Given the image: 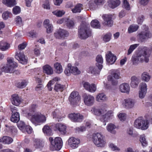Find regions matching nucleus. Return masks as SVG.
I'll return each mask as SVG.
<instances>
[{
	"label": "nucleus",
	"instance_id": "4",
	"mask_svg": "<svg viewBox=\"0 0 152 152\" xmlns=\"http://www.w3.org/2000/svg\"><path fill=\"white\" fill-rule=\"evenodd\" d=\"M137 54L140 60V62H145L147 63L149 62L151 54V51L149 49L147 48H144L139 51Z\"/></svg>",
	"mask_w": 152,
	"mask_h": 152
},
{
	"label": "nucleus",
	"instance_id": "21",
	"mask_svg": "<svg viewBox=\"0 0 152 152\" xmlns=\"http://www.w3.org/2000/svg\"><path fill=\"white\" fill-rule=\"evenodd\" d=\"M119 90L121 93L128 94L130 91V87L129 84L127 83H123L119 86Z\"/></svg>",
	"mask_w": 152,
	"mask_h": 152
},
{
	"label": "nucleus",
	"instance_id": "48",
	"mask_svg": "<svg viewBox=\"0 0 152 152\" xmlns=\"http://www.w3.org/2000/svg\"><path fill=\"white\" fill-rule=\"evenodd\" d=\"M107 79L108 81L111 82L113 86H117L118 83L117 79L115 80L111 75H109L108 76Z\"/></svg>",
	"mask_w": 152,
	"mask_h": 152
},
{
	"label": "nucleus",
	"instance_id": "27",
	"mask_svg": "<svg viewBox=\"0 0 152 152\" xmlns=\"http://www.w3.org/2000/svg\"><path fill=\"white\" fill-rule=\"evenodd\" d=\"M140 80L138 77L134 76L131 78L130 85L133 88H136L138 85Z\"/></svg>",
	"mask_w": 152,
	"mask_h": 152
},
{
	"label": "nucleus",
	"instance_id": "59",
	"mask_svg": "<svg viewBox=\"0 0 152 152\" xmlns=\"http://www.w3.org/2000/svg\"><path fill=\"white\" fill-rule=\"evenodd\" d=\"M123 7L126 10H130V6L127 0H123Z\"/></svg>",
	"mask_w": 152,
	"mask_h": 152
},
{
	"label": "nucleus",
	"instance_id": "7",
	"mask_svg": "<svg viewBox=\"0 0 152 152\" xmlns=\"http://www.w3.org/2000/svg\"><path fill=\"white\" fill-rule=\"evenodd\" d=\"M68 117L72 121L75 122H80L84 118L83 116L79 113L69 114Z\"/></svg>",
	"mask_w": 152,
	"mask_h": 152
},
{
	"label": "nucleus",
	"instance_id": "56",
	"mask_svg": "<svg viewBox=\"0 0 152 152\" xmlns=\"http://www.w3.org/2000/svg\"><path fill=\"white\" fill-rule=\"evenodd\" d=\"M109 148L113 151H119L120 148L114 144L110 143L108 144Z\"/></svg>",
	"mask_w": 152,
	"mask_h": 152
},
{
	"label": "nucleus",
	"instance_id": "24",
	"mask_svg": "<svg viewBox=\"0 0 152 152\" xmlns=\"http://www.w3.org/2000/svg\"><path fill=\"white\" fill-rule=\"evenodd\" d=\"M107 97L106 95L103 93H99L96 97V100L100 102H106L107 101Z\"/></svg>",
	"mask_w": 152,
	"mask_h": 152
},
{
	"label": "nucleus",
	"instance_id": "10",
	"mask_svg": "<svg viewBox=\"0 0 152 152\" xmlns=\"http://www.w3.org/2000/svg\"><path fill=\"white\" fill-rule=\"evenodd\" d=\"M136 103L135 100L131 98L124 99L122 102V105L126 109H131L133 108Z\"/></svg>",
	"mask_w": 152,
	"mask_h": 152
},
{
	"label": "nucleus",
	"instance_id": "43",
	"mask_svg": "<svg viewBox=\"0 0 152 152\" xmlns=\"http://www.w3.org/2000/svg\"><path fill=\"white\" fill-rule=\"evenodd\" d=\"M143 122H142L141 127L140 129L144 130L147 129L148 127L149 122L148 120H145L142 118Z\"/></svg>",
	"mask_w": 152,
	"mask_h": 152
},
{
	"label": "nucleus",
	"instance_id": "35",
	"mask_svg": "<svg viewBox=\"0 0 152 152\" xmlns=\"http://www.w3.org/2000/svg\"><path fill=\"white\" fill-rule=\"evenodd\" d=\"M116 128L115 126L112 123L108 124L106 127V129L108 131L113 134H115L116 132L115 130Z\"/></svg>",
	"mask_w": 152,
	"mask_h": 152
},
{
	"label": "nucleus",
	"instance_id": "8",
	"mask_svg": "<svg viewBox=\"0 0 152 152\" xmlns=\"http://www.w3.org/2000/svg\"><path fill=\"white\" fill-rule=\"evenodd\" d=\"M69 35L68 32L66 30L61 28L57 29L54 33L55 37L58 39H64Z\"/></svg>",
	"mask_w": 152,
	"mask_h": 152
},
{
	"label": "nucleus",
	"instance_id": "1",
	"mask_svg": "<svg viewBox=\"0 0 152 152\" xmlns=\"http://www.w3.org/2000/svg\"><path fill=\"white\" fill-rule=\"evenodd\" d=\"M92 139L93 142L96 146L101 148L105 147L106 141L104 136L101 133L94 134Z\"/></svg>",
	"mask_w": 152,
	"mask_h": 152
},
{
	"label": "nucleus",
	"instance_id": "63",
	"mask_svg": "<svg viewBox=\"0 0 152 152\" xmlns=\"http://www.w3.org/2000/svg\"><path fill=\"white\" fill-rule=\"evenodd\" d=\"M21 11L20 7L18 6H15L12 9V12L15 15H17L20 13Z\"/></svg>",
	"mask_w": 152,
	"mask_h": 152
},
{
	"label": "nucleus",
	"instance_id": "23",
	"mask_svg": "<svg viewBox=\"0 0 152 152\" xmlns=\"http://www.w3.org/2000/svg\"><path fill=\"white\" fill-rule=\"evenodd\" d=\"M53 118H55L56 120L59 121L65 117V115L62 113L58 110H56L53 113Z\"/></svg>",
	"mask_w": 152,
	"mask_h": 152
},
{
	"label": "nucleus",
	"instance_id": "44",
	"mask_svg": "<svg viewBox=\"0 0 152 152\" xmlns=\"http://www.w3.org/2000/svg\"><path fill=\"white\" fill-rule=\"evenodd\" d=\"M17 126L19 129L23 132H25V128L26 126L25 123L21 121L17 122Z\"/></svg>",
	"mask_w": 152,
	"mask_h": 152
},
{
	"label": "nucleus",
	"instance_id": "5",
	"mask_svg": "<svg viewBox=\"0 0 152 152\" xmlns=\"http://www.w3.org/2000/svg\"><path fill=\"white\" fill-rule=\"evenodd\" d=\"M49 140L51 143L50 146L51 150L59 151L61 148L62 142L60 137H56L54 140L52 137H50Z\"/></svg>",
	"mask_w": 152,
	"mask_h": 152
},
{
	"label": "nucleus",
	"instance_id": "58",
	"mask_svg": "<svg viewBox=\"0 0 152 152\" xmlns=\"http://www.w3.org/2000/svg\"><path fill=\"white\" fill-rule=\"evenodd\" d=\"M120 73L118 71H116L113 72L111 75L114 79L115 78V79H118L120 78Z\"/></svg>",
	"mask_w": 152,
	"mask_h": 152
},
{
	"label": "nucleus",
	"instance_id": "55",
	"mask_svg": "<svg viewBox=\"0 0 152 152\" xmlns=\"http://www.w3.org/2000/svg\"><path fill=\"white\" fill-rule=\"evenodd\" d=\"M126 132L128 134L132 137H136L137 135L134 133L133 129L132 127L129 128L126 131Z\"/></svg>",
	"mask_w": 152,
	"mask_h": 152
},
{
	"label": "nucleus",
	"instance_id": "53",
	"mask_svg": "<svg viewBox=\"0 0 152 152\" xmlns=\"http://www.w3.org/2000/svg\"><path fill=\"white\" fill-rule=\"evenodd\" d=\"M12 15V13L8 11L4 12L2 15L3 18L4 20H6L9 18L11 17Z\"/></svg>",
	"mask_w": 152,
	"mask_h": 152
},
{
	"label": "nucleus",
	"instance_id": "26",
	"mask_svg": "<svg viewBox=\"0 0 152 152\" xmlns=\"http://www.w3.org/2000/svg\"><path fill=\"white\" fill-rule=\"evenodd\" d=\"M42 71L44 73L48 75H52L53 73L52 68L48 64H46L43 66Z\"/></svg>",
	"mask_w": 152,
	"mask_h": 152
},
{
	"label": "nucleus",
	"instance_id": "9",
	"mask_svg": "<svg viewBox=\"0 0 152 152\" xmlns=\"http://www.w3.org/2000/svg\"><path fill=\"white\" fill-rule=\"evenodd\" d=\"M69 99L72 105H75L80 101V97L77 92H73L70 94Z\"/></svg>",
	"mask_w": 152,
	"mask_h": 152
},
{
	"label": "nucleus",
	"instance_id": "46",
	"mask_svg": "<svg viewBox=\"0 0 152 152\" xmlns=\"http://www.w3.org/2000/svg\"><path fill=\"white\" fill-rule=\"evenodd\" d=\"M139 44H136L130 45L128 50L127 53V55H129L132 52L133 50L139 46Z\"/></svg>",
	"mask_w": 152,
	"mask_h": 152
},
{
	"label": "nucleus",
	"instance_id": "33",
	"mask_svg": "<svg viewBox=\"0 0 152 152\" xmlns=\"http://www.w3.org/2000/svg\"><path fill=\"white\" fill-rule=\"evenodd\" d=\"M42 131L45 134L48 136L51 135L53 134L52 130L48 125H45L43 127Z\"/></svg>",
	"mask_w": 152,
	"mask_h": 152
},
{
	"label": "nucleus",
	"instance_id": "22",
	"mask_svg": "<svg viewBox=\"0 0 152 152\" xmlns=\"http://www.w3.org/2000/svg\"><path fill=\"white\" fill-rule=\"evenodd\" d=\"M44 27L46 29L47 33L49 34L52 33L53 30V26L50 23V21L48 19L45 20L43 22Z\"/></svg>",
	"mask_w": 152,
	"mask_h": 152
},
{
	"label": "nucleus",
	"instance_id": "11",
	"mask_svg": "<svg viewBox=\"0 0 152 152\" xmlns=\"http://www.w3.org/2000/svg\"><path fill=\"white\" fill-rule=\"evenodd\" d=\"M82 84L84 88L90 92L94 93L96 90L97 87L95 84L94 83L90 84L89 83L86 82H83Z\"/></svg>",
	"mask_w": 152,
	"mask_h": 152
},
{
	"label": "nucleus",
	"instance_id": "3",
	"mask_svg": "<svg viewBox=\"0 0 152 152\" xmlns=\"http://www.w3.org/2000/svg\"><path fill=\"white\" fill-rule=\"evenodd\" d=\"M7 63L5 66L1 68L2 72L6 73H12L15 71V68L17 67V64L14 61V59L10 58L7 59Z\"/></svg>",
	"mask_w": 152,
	"mask_h": 152
},
{
	"label": "nucleus",
	"instance_id": "54",
	"mask_svg": "<svg viewBox=\"0 0 152 152\" xmlns=\"http://www.w3.org/2000/svg\"><path fill=\"white\" fill-rule=\"evenodd\" d=\"M140 90L147 92V86L145 83H141L140 85Z\"/></svg>",
	"mask_w": 152,
	"mask_h": 152
},
{
	"label": "nucleus",
	"instance_id": "20",
	"mask_svg": "<svg viewBox=\"0 0 152 152\" xmlns=\"http://www.w3.org/2000/svg\"><path fill=\"white\" fill-rule=\"evenodd\" d=\"M10 100L12 104L16 106H18L22 101L21 98L17 94L12 95L11 96Z\"/></svg>",
	"mask_w": 152,
	"mask_h": 152
},
{
	"label": "nucleus",
	"instance_id": "61",
	"mask_svg": "<svg viewBox=\"0 0 152 152\" xmlns=\"http://www.w3.org/2000/svg\"><path fill=\"white\" fill-rule=\"evenodd\" d=\"M132 60L133 64L134 65L137 64H138L139 62H140V60L139 59V57L137 53L136 56L132 57Z\"/></svg>",
	"mask_w": 152,
	"mask_h": 152
},
{
	"label": "nucleus",
	"instance_id": "51",
	"mask_svg": "<svg viewBox=\"0 0 152 152\" xmlns=\"http://www.w3.org/2000/svg\"><path fill=\"white\" fill-rule=\"evenodd\" d=\"M27 84V82L25 80H23L21 82H19L17 84V86L19 88H23L26 87Z\"/></svg>",
	"mask_w": 152,
	"mask_h": 152
},
{
	"label": "nucleus",
	"instance_id": "18",
	"mask_svg": "<svg viewBox=\"0 0 152 152\" xmlns=\"http://www.w3.org/2000/svg\"><path fill=\"white\" fill-rule=\"evenodd\" d=\"M106 60L110 64H113L116 60V56L110 51H107L106 54Z\"/></svg>",
	"mask_w": 152,
	"mask_h": 152
},
{
	"label": "nucleus",
	"instance_id": "45",
	"mask_svg": "<svg viewBox=\"0 0 152 152\" xmlns=\"http://www.w3.org/2000/svg\"><path fill=\"white\" fill-rule=\"evenodd\" d=\"M34 145L37 148H40L43 145V142L39 139H35L34 140Z\"/></svg>",
	"mask_w": 152,
	"mask_h": 152
},
{
	"label": "nucleus",
	"instance_id": "49",
	"mask_svg": "<svg viewBox=\"0 0 152 152\" xmlns=\"http://www.w3.org/2000/svg\"><path fill=\"white\" fill-rule=\"evenodd\" d=\"M88 72L89 73L94 75L98 74L99 72L96 68L93 66H90L89 67Z\"/></svg>",
	"mask_w": 152,
	"mask_h": 152
},
{
	"label": "nucleus",
	"instance_id": "50",
	"mask_svg": "<svg viewBox=\"0 0 152 152\" xmlns=\"http://www.w3.org/2000/svg\"><path fill=\"white\" fill-rule=\"evenodd\" d=\"M65 21L66 22V25L67 27L70 28L73 27L74 26V22L73 20L69 19H67Z\"/></svg>",
	"mask_w": 152,
	"mask_h": 152
},
{
	"label": "nucleus",
	"instance_id": "34",
	"mask_svg": "<svg viewBox=\"0 0 152 152\" xmlns=\"http://www.w3.org/2000/svg\"><path fill=\"white\" fill-rule=\"evenodd\" d=\"M20 114L18 112H15L12 114L11 117V121L14 123L18 122L20 120Z\"/></svg>",
	"mask_w": 152,
	"mask_h": 152
},
{
	"label": "nucleus",
	"instance_id": "32",
	"mask_svg": "<svg viewBox=\"0 0 152 152\" xmlns=\"http://www.w3.org/2000/svg\"><path fill=\"white\" fill-rule=\"evenodd\" d=\"M2 3L9 7H12L17 4L15 0H3Z\"/></svg>",
	"mask_w": 152,
	"mask_h": 152
},
{
	"label": "nucleus",
	"instance_id": "36",
	"mask_svg": "<svg viewBox=\"0 0 152 152\" xmlns=\"http://www.w3.org/2000/svg\"><path fill=\"white\" fill-rule=\"evenodd\" d=\"M83 9L82 4H78L76 5L74 8L72 9V11L73 13H80Z\"/></svg>",
	"mask_w": 152,
	"mask_h": 152
},
{
	"label": "nucleus",
	"instance_id": "17",
	"mask_svg": "<svg viewBox=\"0 0 152 152\" xmlns=\"http://www.w3.org/2000/svg\"><path fill=\"white\" fill-rule=\"evenodd\" d=\"M104 115L101 116L100 120L102 121L107 122L114 118L113 112L112 111H109Z\"/></svg>",
	"mask_w": 152,
	"mask_h": 152
},
{
	"label": "nucleus",
	"instance_id": "57",
	"mask_svg": "<svg viewBox=\"0 0 152 152\" xmlns=\"http://www.w3.org/2000/svg\"><path fill=\"white\" fill-rule=\"evenodd\" d=\"M71 73L74 75L79 74L80 72L77 67L72 66H71Z\"/></svg>",
	"mask_w": 152,
	"mask_h": 152
},
{
	"label": "nucleus",
	"instance_id": "14",
	"mask_svg": "<svg viewBox=\"0 0 152 152\" xmlns=\"http://www.w3.org/2000/svg\"><path fill=\"white\" fill-rule=\"evenodd\" d=\"M68 144L71 148L75 149L77 148L80 143V140L74 137H70L68 140Z\"/></svg>",
	"mask_w": 152,
	"mask_h": 152
},
{
	"label": "nucleus",
	"instance_id": "37",
	"mask_svg": "<svg viewBox=\"0 0 152 152\" xmlns=\"http://www.w3.org/2000/svg\"><path fill=\"white\" fill-rule=\"evenodd\" d=\"M60 80V79L58 77H55L52 80L50 81L47 85L49 90L51 91L52 90L51 86L53 85L55 82Z\"/></svg>",
	"mask_w": 152,
	"mask_h": 152
},
{
	"label": "nucleus",
	"instance_id": "2",
	"mask_svg": "<svg viewBox=\"0 0 152 152\" xmlns=\"http://www.w3.org/2000/svg\"><path fill=\"white\" fill-rule=\"evenodd\" d=\"M78 32L79 37L81 39H86L91 35V31L89 26L84 23L80 25Z\"/></svg>",
	"mask_w": 152,
	"mask_h": 152
},
{
	"label": "nucleus",
	"instance_id": "25",
	"mask_svg": "<svg viewBox=\"0 0 152 152\" xmlns=\"http://www.w3.org/2000/svg\"><path fill=\"white\" fill-rule=\"evenodd\" d=\"M108 3L109 7L114 9L120 5L121 1L119 0H108Z\"/></svg>",
	"mask_w": 152,
	"mask_h": 152
},
{
	"label": "nucleus",
	"instance_id": "52",
	"mask_svg": "<svg viewBox=\"0 0 152 152\" xmlns=\"http://www.w3.org/2000/svg\"><path fill=\"white\" fill-rule=\"evenodd\" d=\"M65 13V12L63 10H56L52 12L53 14L58 17H61Z\"/></svg>",
	"mask_w": 152,
	"mask_h": 152
},
{
	"label": "nucleus",
	"instance_id": "64",
	"mask_svg": "<svg viewBox=\"0 0 152 152\" xmlns=\"http://www.w3.org/2000/svg\"><path fill=\"white\" fill-rule=\"evenodd\" d=\"M76 132H82L85 131L86 130V128L84 126H81L80 127H77L75 129Z\"/></svg>",
	"mask_w": 152,
	"mask_h": 152
},
{
	"label": "nucleus",
	"instance_id": "6",
	"mask_svg": "<svg viewBox=\"0 0 152 152\" xmlns=\"http://www.w3.org/2000/svg\"><path fill=\"white\" fill-rule=\"evenodd\" d=\"M30 118L32 123L35 126L45 122L46 120V117L39 113L34 114Z\"/></svg>",
	"mask_w": 152,
	"mask_h": 152
},
{
	"label": "nucleus",
	"instance_id": "12",
	"mask_svg": "<svg viewBox=\"0 0 152 152\" xmlns=\"http://www.w3.org/2000/svg\"><path fill=\"white\" fill-rule=\"evenodd\" d=\"M139 39L142 42H144L152 37V34L148 31H142L139 33L137 36Z\"/></svg>",
	"mask_w": 152,
	"mask_h": 152
},
{
	"label": "nucleus",
	"instance_id": "42",
	"mask_svg": "<svg viewBox=\"0 0 152 152\" xmlns=\"http://www.w3.org/2000/svg\"><path fill=\"white\" fill-rule=\"evenodd\" d=\"M138 26L137 25H132L128 28V31L129 33H131L136 31L138 28Z\"/></svg>",
	"mask_w": 152,
	"mask_h": 152
},
{
	"label": "nucleus",
	"instance_id": "47",
	"mask_svg": "<svg viewBox=\"0 0 152 152\" xmlns=\"http://www.w3.org/2000/svg\"><path fill=\"white\" fill-rule=\"evenodd\" d=\"M140 141L143 147L145 146L147 144V142L144 134L141 135L140 138Z\"/></svg>",
	"mask_w": 152,
	"mask_h": 152
},
{
	"label": "nucleus",
	"instance_id": "16",
	"mask_svg": "<svg viewBox=\"0 0 152 152\" xmlns=\"http://www.w3.org/2000/svg\"><path fill=\"white\" fill-rule=\"evenodd\" d=\"M15 58L20 63L23 64H26L27 63V58L22 53H16L15 56Z\"/></svg>",
	"mask_w": 152,
	"mask_h": 152
},
{
	"label": "nucleus",
	"instance_id": "39",
	"mask_svg": "<svg viewBox=\"0 0 152 152\" xmlns=\"http://www.w3.org/2000/svg\"><path fill=\"white\" fill-rule=\"evenodd\" d=\"M142 122H143V121L142 117H139L137 119L134 121V127L140 129Z\"/></svg>",
	"mask_w": 152,
	"mask_h": 152
},
{
	"label": "nucleus",
	"instance_id": "28",
	"mask_svg": "<svg viewBox=\"0 0 152 152\" xmlns=\"http://www.w3.org/2000/svg\"><path fill=\"white\" fill-rule=\"evenodd\" d=\"M93 113L95 115L97 116H100L103 115L105 114L106 112V110L104 109H96L95 108H93L92 110Z\"/></svg>",
	"mask_w": 152,
	"mask_h": 152
},
{
	"label": "nucleus",
	"instance_id": "41",
	"mask_svg": "<svg viewBox=\"0 0 152 152\" xmlns=\"http://www.w3.org/2000/svg\"><path fill=\"white\" fill-rule=\"evenodd\" d=\"M91 26L96 28H99L100 27V24L97 20H94L92 21L91 22Z\"/></svg>",
	"mask_w": 152,
	"mask_h": 152
},
{
	"label": "nucleus",
	"instance_id": "31",
	"mask_svg": "<svg viewBox=\"0 0 152 152\" xmlns=\"http://www.w3.org/2000/svg\"><path fill=\"white\" fill-rule=\"evenodd\" d=\"M151 77V76L148 72H144L142 73L141 76V79L142 80L146 82L149 81Z\"/></svg>",
	"mask_w": 152,
	"mask_h": 152
},
{
	"label": "nucleus",
	"instance_id": "29",
	"mask_svg": "<svg viewBox=\"0 0 152 152\" xmlns=\"http://www.w3.org/2000/svg\"><path fill=\"white\" fill-rule=\"evenodd\" d=\"M13 141V140L11 137L4 136L0 138V142L4 144H9L11 143Z\"/></svg>",
	"mask_w": 152,
	"mask_h": 152
},
{
	"label": "nucleus",
	"instance_id": "13",
	"mask_svg": "<svg viewBox=\"0 0 152 152\" xmlns=\"http://www.w3.org/2000/svg\"><path fill=\"white\" fill-rule=\"evenodd\" d=\"M53 129L56 131H58L63 134H65L66 131V126L61 123L54 124L53 126Z\"/></svg>",
	"mask_w": 152,
	"mask_h": 152
},
{
	"label": "nucleus",
	"instance_id": "60",
	"mask_svg": "<svg viewBox=\"0 0 152 152\" xmlns=\"http://www.w3.org/2000/svg\"><path fill=\"white\" fill-rule=\"evenodd\" d=\"M111 36V34L110 33L106 34L103 37V40L105 42H109L110 40Z\"/></svg>",
	"mask_w": 152,
	"mask_h": 152
},
{
	"label": "nucleus",
	"instance_id": "62",
	"mask_svg": "<svg viewBox=\"0 0 152 152\" xmlns=\"http://www.w3.org/2000/svg\"><path fill=\"white\" fill-rule=\"evenodd\" d=\"M71 64H68L67 67L65 69L64 72L65 74L67 76H69L71 73Z\"/></svg>",
	"mask_w": 152,
	"mask_h": 152
},
{
	"label": "nucleus",
	"instance_id": "38",
	"mask_svg": "<svg viewBox=\"0 0 152 152\" xmlns=\"http://www.w3.org/2000/svg\"><path fill=\"white\" fill-rule=\"evenodd\" d=\"M54 67L57 73L60 74L63 71V69L61 65L59 63H56L54 64Z\"/></svg>",
	"mask_w": 152,
	"mask_h": 152
},
{
	"label": "nucleus",
	"instance_id": "15",
	"mask_svg": "<svg viewBox=\"0 0 152 152\" xmlns=\"http://www.w3.org/2000/svg\"><path fill=\"white\" fill-rule=\"evenodd\" d=\"M83 101L86 106H90L93 105L95 102L94 96L90 95H86L84 96Z\"/></svg>",
	"mask_w": 152,
	"mask_h": 152
},
{
	"label": "nucleus",
	"instance_id": "30",
	"mask_svg": "<svg viewBox=\"0 0 152 152\" xmlns=\"http://www.w3.org/2000/svg\"><path fill=\"white\" fill-rule=\"evenodd\" d=\"M96 61L97 62L96 64V66L98 67L99 69H101L103 67L102 64L103 62V59L102 56L98 55L96 58Z\"/></svg>",
	"mask_w": 152,
	"mask_h": 152
},
{
	"label": "nucleus",
	"instance_id": "19",
	"mask_svg": "<svg viewBox=\"0 0 152 152\" xmlns=\"http://www.w3.org/2000/svg\"><path fill=\"white\" fill-rule=\"evenodd\" d=\"M104 20L103 25L104 26L111 27L113 24V21L111 15H104L102 16Z\"/></svg>",
	"mask_w": 152,
	"mask_h": 152
},
{
	"label": "nucleus",
	"instance_id": "40",
	"mask_svg": "<svg viewBox=\"0 0 152 152\" xmlns=\"http://www.w3.org/2000/svg\"><path fill=\"white\" fill-rule=\"evenodd\" d=\"M9 47V45L5 42L3 41L0 42V49L2 51L6 50Z\"/></svg>",
	"mask_w": 152,
	"mask_h": 152
}]
</instances>
